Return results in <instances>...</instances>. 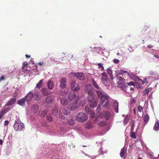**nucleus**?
I'll list each match as a JSON object with an SVG mask.
<instances>
[{
	"instance_id": "f257e3e1",
	"label": "nucleus",
	"mask_w": 159,
	"mask_h": 159,
	"mask_svg": "<svg viewBox=\"0 0 159 159\" xmlns=\"http://www.w3.org/2000/svg\"><path fill=\"white\" fill-rule=\"evenodd\" d=\"M93 89L92 85L91 84H87L85 87V91L88 93V95L87 96L88 98H91V99L93 98H94L95 95L93 92Z\"/></svg>"
},
{
	"instance_id": "f03ea898",
	"label": "nucleus",
	"mask_w": 159,
	"mask_h": 159,
	"mask_svg": "<svg viewBox=\"0 0 159 159\" xmlns=\"http://www.w3.org/2000/svg\"><path fill=\"white\" fill-rule=\"evenodd\" d=\"M88 118V116L86 114L83 112L79 113L75 116L76 120L80 122H85Z\"/></svg>"
},
{
	"instance_id": "7ed1b4c3",
	"label": "nucleus",
	"mask_w": 159,
	"mask_h": 159,
	"mask_svg": "<svg viewBox=\"0 0 159 159\" xmlns=\"http://www.w3.org/2000/svg\"><path fill=\"white\" fill-rule=\"evenodd\" d=\"M108 98L109 96L106 95L102 96L101 98V102L102 105L107 109H108L110 107V106L108 101Z\"/></svg>"
},
{
	"instance_id": "20e7f679",
	"label": "nucleus",
	"mask_w": 159,
	"mask_h": 159,
	"mask_svg": "<svg viewBox=\"0 0 159 159\" xmlns=\"http://www.w3.org/2000/svg\"><path fill=\"white\" fill-rule=\"evenodd\" d=\"M20 121L18 120H15L13 127L16 131H20L22 130L24 128V124L21 122H20Z\"/></svg>"
},
{
	"instance_id": "39448f33",
	"label": "nucleus",
	"mask_w": 159,
	"mask_h": 159,
	"mask_svg": "<svg viewBox=\"0 0 159 159\" xmlns=\"http://www.w3.org/2000/svg\"><path fill=\"white\" fill-rule=\"evenodd\" d=\"M87 100L89 102V104L91 107L93 108L96 107L97 104V102L94 98H92V99L91 98L89 97L87 98Z\"/></svg>"
},
{
	"instance_id": "423d86ee",
	"label": "nucleus",
	"mask_w": 159,
	"mask_h": 159,
	"mask_svg": "<svg viewBox=\"0 0 159 159\" xmlns=\"http://www.w3.org/2000/svg\"><path fill=\"white\" fill-rule=\"evenodd\" d=\"M71 88L73 91L78 92L80 89V86L78 83L73 81L71 83Z\"/></svg>"
},
{
	"instance_id": "0eeeda50",
	"label": "nucleus",
	"mask_w": 159,
	"mask_h": 159,
	"mask_svg": "<svg viewBox=\"0 0 159 159\" xmlns=\"http://www.w3.org/2000/svg\"><path fill=\"white\" fill-rule=\"evenodd\" d=\"M76 107H75L74 108L73 107H71L70 106H68L67 108H64L62 109V112L64 115H68L70 113V111L71 110H73L75 109Z\"/></svg>"
},
{
	"instance_id": "6e6552de",
	"label": "nucleus",
	"mask_w": 159,
	"mask_h": 159,
	"mask_svg": "<svg viewBox=\"0 0 159 159\" xmlns=\"http://www.w3.org/2000/svg\"><path fill=\"white\" fill-rule=\"evenodd\" d=\"M73 75L81 80H83L85 79L84 75L81 73H74Z\"/></svg>"
},
{
	"instance_id": "1a4fd4ad",
	"label": "nucleus",
	"mask_w": 159,
	"mask_h": 159,
	"mask_svg": "<svg viewBox=\"0 0 159 159\" xmlns=\"http://www.w3.org/2000/svg\"><path fill=\"white\" fill-rule=\"evenodd\" d=\"M66 81L65 78H61L60 81V87L61 89H64L66 87Z\"/></svg>"
},
{
	"instance_id": "9d476101",
	"label": "nucleus",
	"mask_w": 159,
	"mask_h": 159,
	"mask_svg": "<svg viewBox=\"0 0 159 159\" xmlns=\"http://www.w3.org/2000/svg\"><path fill=\"white\" fill-rule=\"evenodd\" d=\"M33 95V94L32 93L30 92L27 94L24 98H25V100L29 102L31 101Z\"/></svg>"
},
{
	"instance_id": "9b49d317",
	"label": "nucleus",
	"mask_w": 159,
	"mask_h": 159,
	"mask_svg": "<svg viewBox=\"0 0 159 159\" xmlns=\"http://www.w3.org/2000/svg\"><path fill=\"white\" fill-rule=\"evenodd\" d=\"M16 100V98H11L10 100H9L7 103L5 104V106H11L14 104Z\"/></svg>"
},
{
	"instance_id": "f8f14e48",
	"label": "nucleus",
	"mask_w": 159,
	"mask_h": 159,
	"mask_svg": "<svg viewBox=\"0 0 159 159\" xmlns=\"http://www.w3.org/2000/svg\"><path fill=\"white\" fill-rule=\"evenodd\" d=\"M118 102L116 101H114L113 103V106L114 108L115 109V111L116 113H118L119 111L118 109Z\"/></svg>"
},
{
	"instance_id": "ddd939ff",
	"label": "nucleus",
	"mask_w": 159,
	"mask_h": 159,
	"mask_svg": "<svg viewBox=\"0 0 159 159\" xmlns=\"http://www.w3.org/2000/svg\"><path fill=\"white\" fill-rule=\"evenodd\" d=\"M101 110V106L100 105H98L97 106V115L98 116H99V117L101 118H103L104 117V116L102 115L103 113H100V111Z\"/></svg>"
},
{
	"instance_id": "4468645a",
	"label": "nucleus",
	"mask_w": 159,
	"mask_h": 159,
	"mask_svg": "<svg viewBox=\"0 0 159 159\" xmlns=\"http://www.w3.org/2000/svg\"><path fill=\"white\" fill-rule=\"evenodd\" d=\"M76 97V95L74 92H70L68 98L70 100L73 101L74 100Z\"/></svg>"
},
{
	"instance_id": "2eb2a0df",
	"label": "nucleus",
	"mask_w": 159,
	"mask_h": 159,
	"mask_svg": "<svg viewBox=\"0 0 159 159\" xmlns=\"http://www.w3.org/2000/svg\"><path fill=\"white\" fill-rule=\"evenodd\" d=\"M25 98H22L17 101V104L23 106L25 105Z\"/></svg>"
},
{
	"instance_id": "dca6fc26",
	"label": "nucleus",
	"mask_w": 159,
	"mask_h": 159,
	"mask_svg": "<svg viewBox=\"0 0 159 159\" xmlns=\"http://www.w3.org/2000/svg\"><path fill=\"white\" fill-rule=\"evenodd\" d=\"M9 110L8 108L2 110L0 112V115L2 117H3L6 113L9 111Z\"/></svg>"
},
{
	"instance_id": "f3484780",
	"label": "nucleus",
	"mask_w": 159,
	"mask_h": 159,
	"mask_svg": "<svg viewBox=\"0 0 159 159\" xmlns=\"http://www.w3.org/2000/svg\"><path fill=\"white\" fill-rule=\"evenodd\" d=\"M152 88H148L144 89L142 92L143 96L148 95L150 91H151Z\"/></svg>"
},
{
	"instance_id": "a211bd4d",
	"label": "nucleus",
	"mask_w": 159,
	"mask_h": 159,
	"mask_svg": "<svg viewBox=\"0 0 159 159\" xmlns=\"http://www.w3.org/2000/svg\"><path fill=\"white\" fill-rule=\"evenodd\" d=\"M102 115L104 116H105V118L106 120H108L110 117L111 114L110 112L108 111L103 112Z\"/></svg>"
},
{
	"instance_id": "6ab92c4d",
	"label": "nucleus",
	"mask_w": 159,
	"mask_h": 159,
	"mask_svg": "<svg viewBox=\"0 0 159 159\" xmlns=\"http://www.w3.org/2000/svg\"><path fill=\"white\" fill-rule=\"evenodd\" d=\"M41 91L43 94L44 95H47L49 94V91L48 89L45 88H43L42 89Z\"/></svg>"
},
{
	"instance_id": "aec40b11",
	"label": "nucleus",
	"mask_w": 159,
	"mask_h": 159,
	"mask_svg": "<svg viewBox=\"0 0 159 159\" xmlns=\"http://www.w3.org/2000/svg\"><path fill=\"white\" fill-rule=\"evenodd\" d=\"M54 98L52 96H48L47 97L46 102L47 103H51L53 102Z\"/></svg>"
},
{
	"instance_id": "412c9836",
	"label": "nucleus",
	"mask_w": 159,
	"mask_h": 159,
	"mask_svg": "<svg viewBox=\"0 0 159 159\" xmlns=\"http://www.w3.org/2000/svg\"><path fill=\"white\" fill-rule=\"evenodd\" d=\"M48 86L50 89H52L54 87V85L52 81L50 80L48 82Z\"/></svg>"
},
{
	"instance_id": "4be33fe9",
	"label": "nucleus",
	"mask_w": 159,
	"mask_h": 159,
	"mask_svg": "<svg viewBox=\"0 0 159 159\" xmlns=\"http://www.w3.org/2000/svg\"><path fill=\"white\" fill-rule=\"evenodd\" d=\"M57 108V106H55L52 111V114L54 116H57L58 115V109Z\"/></svg>"
},
{
	"instance_id": "5701e85b",
	"label": "nucleus",
	"mask_w": 159,
	"mask_h": 159,
	"mask_svg": "<svg viewBox=\"0 0 159 159\" xmlns=\"http://www.w3.org/2000/svg\"><path fill=\"white\" fill-rule=\"evenodd\" d=\"M102 80L103 84L106 86L108 85L109 84V80L108 78L102 79Z\"/></svg>"
},
{
	"instance_id": "b1692460",
	"label": "nucleus",
	"mask_w": 159,
	"mask_h": 159,
	"mask_svg": "<svg viewBox=\"0 0 159 159\" xmlns=\"http://www.w3.org/2000/svg\"><path fill=\"white\" fill-rule=\"evenodd\" d=\"M61 102L63 105L66 106L68 104L67 100L66 99L64 98H61Z\"/></svg>"
},
{
	"instance_id": "393cba45",
	"label": "nucleus",
	"mask_w": 159,
	"mask_h": 159,
	"mask_svg": "<svg viewBox=\"0 0 159 159\" xmlns=\"http://www.w3.org/2000/svg\"><path fill=\"white\" fill-rule=\"evenodd\" d=\"M43 82L44 80L43 79H42L40 80L39 82L37 84L36 86V87L40 89L41 86L43 85Z\"/></svg>"
},
{
	"instance_id": "a878e982",
	"label": "nucleus",
	"mask_w": 159,
	"mask_h": 159,
	"mask_svg": "<svg viewBox=\"0 0 159 159\" xmlns=\"http://www.w3.org/2000/svg\"><path fill=\"white\" fill-rule=\"evenodd\" d=\"M126 152V149L124 147L121 149V152L120 153V155L121 157H123L124 156L125 153Z\"/></svg>"
},
{
	"instance_id": "bb28decb",
	"label": "nucleus",
	"mask_w": 159,
	"mask_h": 159,
	"mask_svg": "<svg viewBox=\"0 0 159 159\" xmlns=\"http://www.w3.org/2000/svg\"><path fill=\"white\" fill-rule=\"evenodd\" d=\"M116 78L117 80L118 81V82L119 84H122L125 80L124 78L118 75H117Z\"/></svg>"
},
{
	"instance_id": "cd10ccee",
	"label": "nucleus",
	"mask_w": 159,
	"mask_h": 159,
	"mask_svg": "<svg viewBox=\"0 0 159 159\" xmlns=\"http://www.w3.org/2000/svg\"><path fill=\"white\" fill-rule=\"evenodd\" d=\"M96 92L98 97L101 98L105 95V93L103 92L101 90L97 91Z\"/></svg>"
},
{
	"instance_id": "c85d7f7f",
	"label": "nucleus",
	"mask_w": 159,
	"mask_h": 159,
	"mask_svg": "<svg viewBox=\"0 0 159 159\" xmlns=\"http://www.w3.org/2000/svg\"><path fill=\"white\" fill-rule=\"evenodd\" d=\"M143 119L145 123L146 124L147 123L149 119V116L147 114H146L144 116Z\"/></svg>"
},
{
	"instance_id": "c756f323",
	"label": "nucleus",
	"mask_w": 159,
	"mask_h": 159,
	"mask_svg": "<svg viewBox=\"0 0 159 159\" xmlns=\"http://www.w3.org/2000/svg\"><path fill=\"white\" fill-rule=\"evenodd\" d=\"M108 74L109 75L110 79L111 80L113 79L112 71L110 69L108 68L107 70Z\"/></svg>"
},
{
	"instance_id": "7c9ffc66",
	"label": "nucleus",
	"mask_w": 159,
	"mask_h": 159,
	"mask_svg": "<svg viewBox=\"0 0 159 159\" xmlns=\"http://www.w3.org/2000/svg\"><path fill=\"white\" fill-rule=\"evenodd\" d=\"M92 83L93 84V85L96 88L98 89H99V87L97 84V83L95 81L94 79H93L92 80Z\"/></svg>"
},
{
	"instance_id": "2f4dec72",
	"label": "nucleus",
	"mask_w": 159,
	"mask_h": 159,
	"mask_svg": "<svg viewBox=\"0 0 159 159\" xmlns=\"http://www.w3.org/2000/svg\"><path fill=\"white\" fill-rule=\"evenodd\" d=\"M75 120L72 119H69L67 120V123L70 125H72L74 123Z\"/></svg>"
},
{
	"instance_id": "473e14b6",
	"label": "nucleus",
	"mask_w": 159,
	"mask_h": 159,
	"mask_svg": "<svg viewBox=\"0 0 159 159\" xmlns=\"http://www.w3.org/2000/svg\"><path fill=\"white\" fill-rule=\"evenodd\" d=\"M107 123V122L106 121H101L99 122L98 125L101 127L105 126Z\"/></svg>"
},
{
	"instance_id": "72a5a7b5",
	"label": "nucleus",
	"mask_w": 159,
	"mask_h": 159,
	"mask_svg": "<svg viewBox=\"0 0 159 159\" xmlns=\"http://www.w3.org/2000/svg\"><path fill=\"white\" fill-rule=\"evenodd\" d=\"M129 120V116L128 115H126L123 121L124 124L125 125H126L128 123Z\"/></svg>"
},
{
	"instance_id": "f704fd0d",
	"label": "nucleus",
	"mask_w": 159,
	"mask_h": 159,
	"mask_svg": "<svg viewBox=\"0 0 159 159\" xmlns=\"http://www.w3.org/2000/svg\"><path fill=\"white\" fill-rule=\"evenodd\" d=\"M153 129L154 130H159V123L156 122L154 126Z\"/></svg>"
},
{
	"instance_id": "c9c22d12",
	"label": "nucleus",
	"mask_w": 159,
	"mask_h": 159,
	"mask_svg": "<svg viewBox=\"0 0 159 159\" xmlns=\"http://www.w3.org/2000/svg\"><path fill=\"white\" fill-rule=\"evenodd\" d=\"M130 132V136L131 138H134V139H136V136L135 134V132H134V131L133 132Z\"/></svg>"
},
{
	"instance_id": "e433bc0d",
	"label": "nucleus",
	"mask_w": 159,
	"mask_h": 159,
	"mask_svg": "<svg viewBox=\"0 0 159 159\" xmlns=\"http://www.w3.org/2000/svg\"><path fill=\"white\" fill-rule=\"evenodd\" d=\"M47 113V111L46 110H43L41 112L40 115L42 117H44Z\"/></svg>"
},
{
	"instance_id": "4c0bfd02",
	"label": "nucleus",
	"mask_w": 159,
	"mask_h": 159,
	"mask_svg": "<svg viewBox=\"0 0 159 159\" xmlns=\"http://www.w3.org/2000/svg\"><path fill=\"white\" fill-rule=\"evenodd\" d=\"M34 96H37V98H36L37 100H39L41 97V96L40 95V93L39 92H37V93H35Z\"/></svg>"
},
{
	"instance_id": "58836bf2",
	"label": "nucleus",
	"mask_w": 159,
	"mask_h": 159,
	"mask_svg": "<svg viewBox=\"0 0 159 159\" xmlns=\"http://www.w3.org/2000/svg\"><path fill=\"white\" fill-rule=\"evenodd\" d=\"M85 111L88 113H90L92 111L90 109L89 107L87 106H86L85 107Z\"/></svg>"
},
{
	"instance_id": "ea45409f",
	"label": "nucleus",
	"mask_w": 159,
	"mask_h": 159,
	"mask_svg": "<svg viewBox=\"0 0 159 159\" xmlns=\"http://www.w3.org/2000/svg\"><path fill=\"white\" fill-rule=\"evenodd\" d=\"M47 119L48 121L52 122L53 121V119L51 116H48L47 117Z\"/></svg>"
},
{
	"instance_id": "a19ab883",
	"label": "nucleus",
	"mask_w": 159,
	"mask_h": 159,
	"mask_svg": "<svg viewBox=\"0 0 159 159\" xmlns=\"http://www.w3.org/2000/svg\"><path fill=\"white\" fill-rule=\"evenodd\" d=\"M127 87L128 86L126 84H122L121 88L123 90H125Z\"/></svg>"
},
{
	"instance_id": "79ce46f5",
	"label": "nucleus",
	"mask_w": 159,
	"mask_h": 159,
	"mask_svg": "<svg viewBox=\"0 0 159 159\" xmlns=\"http://www.w3.org/2000/svg\"><path fill=\"white\" fill-rule=\"evenodd\" d=\"M102 79L107 78H108L107 74L106 72H104L102 73Z\"/></svg>"
},
{
	"instance_id": "37998d69",
	"label": "nucleus",
	"mask_w": 159,
	"mask_h": 159,
	"mask_svg": "<svg viewBox=\"0 0 159 159\" xmlns=\"http://www.w3.org/2000/svg\"><path fill=\"white\" fill-rule=\"evenodd\" d=\"M143 107L140 105H139L138 107V110L140 112H141L143 110Z\"/></svg>"
},
{
	"instance_id": "c03bdc74",
	"label": "nucleus",
	"mask_w": 159,
	"mask_h": 159,
	"mask_svg": "<svg viewBox=\"0 0 159 159\" xmlns=\"http://www.w3.org/2000/svg\"><path fill=\"white\" fill-rule=\"evenodd\" d=\"M88 114H90V116L92 117H93L95 116V113L92 111H91L90 113H89Z\"/></svg>"
},
{
	"instance_id": "a18cd8bd",
	"label": "nucleus",
	"mask_w": 159,
	"mask_h": 159,
	"mask_svg": "<svg viewBox=\"0 0 159 159\" xmlns=\"http://www.w3.org/2000/svg\"><path fill=\"white\" fill-rule=\"evenodd\" d=\"M85 126L86 128L88 129H90L91 128V125L89 122L86 123V124L85 125Z\"/></svg>"
},
{
	"instance_id": "49530a36",
	"label": "nucleus",
	"mask_w": 159,
	"mask_h": 159,
	"mask_svg": "<svg viewBox=\"0 0 159 159\" xmlns=\"http://www.w3.org/2000/svg\"><path fill=\"white\" fill-rule=\"evenodd\" d=\"M113 61L114 63L117 64L120 61L118 59H113Z\"/></svg>"
},
{
	"instance_id": "de8ad7c7",
	"label": "nucleus",
	"mask_w": 159,
	"mask_h": 159,
	"mask_svg": "<svg viewBox=\"0 0 159 159\" xmlns=\"http://www.w3.org/2000/svg\"><path fill=\"white\" fill-rule=\"evenodd\" d=\"M148 154L151 157L153 158H154L153 152H148Z\"/></svg>"
},
{
	"instance_id": "09e8293b",
	"label": "nucleus",
	"mask_w": 159,
	"mask_h": 159,
	"mask_svg": "<svg viewBox=\"0 0 159 159\" xmlns=\"http://www.w3.org/2000/svg\"><path fill=\"white\" fill-rule=\"evenodd\" d=\"M138 80L139 81V84H143V81L139 78H138Z\"/></svg>"
},
{
	"instance_id": "8fccbe9b",
	"label": "nucleus",
	"mask_w": 159,
	"mask_h": 159,
	"mask_svg": "<svg viewBox=\"0 0 159 159\" xmlns=\"http://www.w3.org/2000/svg\"><path fill=\"white\" fill-rule=\"evenodd\" d=\"M127 84L128 85H134V82L132 81L127 83Z\"/></svg>"
},
{
	"instance_id": "3c124183",
	"label": "nucleus",
	"mask_w": 159,
	"mask_h": 159,
	"mask_svg": "<svg viewBox=\"0 0 159 159\" xmlns=\"http://www.w3.org/2000/svg\"><path fill=\"white\" fill-rule=\"evenodd\" d=\"M135 102H136V101L134 99L132 98L130 100V103L131 104H132L133 103H134Z\"/></svg>"
},
{
	"instance_id": "603ef678",
	"label": "nucleus",
	"mask_w": 159,
	"mask_h": 159,
	"mask_svg": "<svg viewBox=\"0 0 159 159\" xmlns=\"http://www.w3.org/2000/svg\"><path fill=\"white\" fill-rule=\"evenodd\" d=\"M34 107L36 108L35 112H37L38 111V107L37 105H34Z\"/></svg>"
},
{
	"instance_id": "864d4df0",
	"label": "nucleus",
	"mask_w": 159,
	"mask_h": 159,
	"mask_svg": "<svg viewBox=\"0 0 159 159\" xmlns=\"http://www.w3.org/2000/svg\"><path fill=\"white\" fill-rule=\"evenodd\" d=\"M9 123V121L8 120H5L4 123V126L7 125Z\"/></svg>"
},
{
	"instance_id": "5fc2aeb1",
	"label": "nucleus",
	"mask_w": 159,
	"mask_h": 159,
	"mask_svg": "<svg viewBox=\"0 0 159 159\" xmlns=\"http://www.w3.org/2000/svg\"><path fill=\"white\" fill-rule=\"evenodd\" d=\"M28 64L26 62H24L23 64V66H28Z\"/></svg>"
},
{
	"instance_id": "6e6d98bb",
	"label": "nucleus",
	"mask_w": 159,
	"mask_h": 159,
	"mask_svg": "<svg viewBox=\"0 0 159 159\" xmlns=\"http://www.w3.org/2000/svg\"><path fill=\"white\" fill-rule=\"evenodd\" d=\"M147 80L146 78L144 79L143 80V84L148 83V82L147 81Z\"/></svg>"
},
{
	"instance_id": "4d7b16f0",
	"label": "nucleus",
	"mask_w": 159,
	"mask_h": 159,
	"mask_svg": "<svg viewBox=\"0 0 159 159\" xmlns=\"http://www.w3.org/2000/svg\"><path fill=\"white\" fill-rule=\"evenodd\" d=\"M131 126L134 127L135 126V123L134 121H133L131 122Z\"/></svg>"
},
{
	"instance_id": "13d9d810",
	"label": "nucleus",
	"mask_w": 159,
	"mask_h": 159,
	"mask_svg": "<svg viewBox=\"0 0 159 159\" xmlns=\"http://www.w3.org/2000/svg\"><path fill=\"white\" fill-rule=\"evenodd\" d=\"M43 62H39L37 64V65H39L40 66H43Z\"/></svg>"
},
{
	"instance_id": "bf43d9fd",
	"label": "nucleus",
	"mask_w": 159,
	"mask_h": 159,
	"mask_svg": "<svg viewBox=\"0 0 159 159\" xmlns=\"http://www.w3.org/2000/svg\"><path fill=\"white\" fill-rule=\"evenodd\" d=\"M5 79L4 76H2L0 78V81L2 80H4Z\"/></svg>"
},
{
	"instance_id": "052dcab7",
	"label": "nucleus",
	"mask_w": 159,
	"mask_h": 159,
	"mask_svg": "<svg viewBox=\"0 0 159 159\" xmlns=\"http://www.w3.org/2000/svg\"><path fill=\"white\" fill-rule=\"evenodd\" d=\"M60 117L61 119H65V117L63 115L61 116Z\"/></svg>"
},
{
	"instance_id": "680f3d73",
	"label": "nucleus",
	"mask_w": 159,
	"mask_h": 159,
	"mask_svg": "<svg viewBox=\"0 0 159 159\" xmlns=\"http://www.w3.org/2000/svg\"><path fill=\"white\" fill-rule=\"evenodd\" d=\"M147 47L149 48H151L153 47V46L151 44L148 45L147 46Z\"/></svg>"
},
{
	"instance_id": "e2e57ef3",
	"label": "nucleus",
	"mask_w": 159,
	"mask_h": 159,
	"mask_svg": "<svg viewBox=\"0 0 159 159\" xmlns=\"http://www.w3.org/2000/svg\"><path fill=\"white\" fill-rule=\"evenodd\" d=\"M25 66H23V67H22V69L25 71H26V69H25Z\"/></svg>"
},
{
	"instance_id": "0e129e2a",
	"label": "nucleus",
	"mask_w": 159,
	"mask_h": 159,
	"mask_svg": "<svg viewBox=\"0 0 159 159\" xmlns=\"http://www.w3.org/2000/svg\"><path fill=\"white\" fill-rule=\"evenodd\" d=\"M134 127H132V126H131V130H130V132H133V131H134Z\"/></svg>"
},
{
	"instance_id": "69168bd1",
	"label": "nucleus",
	"mask_w": 159,
	"mask_h": 159,
	"mask_svg": "<svg viewBox=\"0 0 159 159\" xmlns=\"http://www.w3.org/2000/svg\"><path fill=\"white\" fill-rule=\"evenodd\" d=\"M98 66H99L100 67H101L102 66H102V65L100 63H98Z\"/></svg>"
},
{
	"instance_id": "338daca9",
	"label": "nucleus",
	"mask_w": 159,
	"mask_h": 159,
	"mask_svg": "<svg viewBox=\"0 0 159 159\" xmlns=\"http://www.w3.org/2000/svg\"><path fill=\"white\" fill-rule=\"evenodd\" d=\"M25 57L27 58H30L31 56L30 55H29L27 54H26L25 55Z\"/></svg>"
},
{
	"instance_id": "774afa93",
	"label": "nucleus",
	"mask_w": 159,
	"mask_h": 159,
	"mask_svg": "<svg viewBox=\"0 0 159 159\" xmlns=\"http://www.w3.org/2000/svg\"><path fill=\"white\" fill-rule=\"evenodd\" d=\"M66 93H60V95H64L65 94H66Z\"/></svg>"
}]
</instances>
